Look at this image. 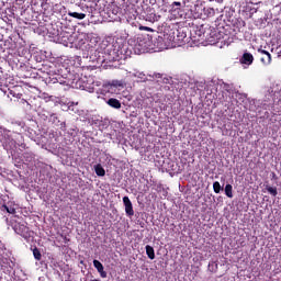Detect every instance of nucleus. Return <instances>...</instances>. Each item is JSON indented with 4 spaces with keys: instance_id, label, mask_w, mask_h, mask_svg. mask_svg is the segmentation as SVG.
Returning <instances> with one entry per match:
<instances>
[{
    "instance_id": "13",
    "label": "nucleus",
    "mask_w": 281,
    "mask_h": 281,
    "mask_svg": "<svg viewBox=\"0 0 281 281\" xmlns=\"http://www.w3.org/2000/svg\"><path fill=\"white\" fill-rule=\"evenodd\" d=\"M94 172L97 177H104L106 175V171L104 170V167H102L101 164L94 166Z\"/></svg>"
},
{
    "instance_id": "23",
    "label": "nucleus",
    "mask_w": 281,
    "mask_h": 281,
    "mask_svg": "<svg viewBox=\"0 0 281 281\" xmlns=\"http://www.w3.org/2000/svg\"><path fill=\"white\" fill-rule=\"evenodd\" d=\"M3 210H5L8 212V214H16V209H14L13 206H8V205H2Z\"/></svg>"
},
{
    "instance_id": "27",
    "label": "nucleus",
    "mask_w": 281,
    "mask_h": 281,
    "mask_svg": "<svg viewBox=\"0 0 281 281\" xmlns=\"http://www.w3.org/2000/svg\"><path fill=\"white\" fill-rule=\"evenodd\" d=\"M171 8L173 9L181 8V2H172Z\"/></svg>"
},
{
    "instance_id": "24",
    "label": "nucleus",
    "mask_w": 281,
    "mask_h": 281,
    "mask_svg": "<svg viewBox=\"0 0 281 281\" xmlns=\"http://www.w3.org/2000/svg\"><path fill=\"white\" fill-rule=\"evenodd\" d=\"M180 161L182 164V167H179L178 172H183V170L186 168L184 166H186V164H188V159L187 158H182Z\"/></svg>"
},
{
    "instance_id": "21",
    "label": "nucleus",
    "mask_w": 281,
    "mask_h": 281,
    "mask_svg": "<svg viewBox=\"0 0 281 281\" xmlns=\"http://www.w3.org/2000/svg\"><path fill=\"white\" fill-rule=\"evenodd\" d=\"M93 267L97 268V271L100 272L104 269V266L102 265V262H100L99 260L94 259L93 260Z\"/></svg>"
},
{
    "instance_id": "15",
    "label": "nucleus",
    "mask_w": 281,
    "mask_h": 281,
    "mask_svg": "<svg viewBox=\"0 0 281 281\" xmlns=\"http://www.w3.org/2000/svg\"><path fill=\"white\" fill-rule=\"evenodd\" d=\"M224 190L228 199H234V187L232 184H226Z\"/></svg>"
},
{
    "instance_id": "18",
    "label": "nucleus",
    "mask_w": 281,
    "mask_h": 281,
    "mask_svg": "<svg viewBox=\"0 0 281 281\" xmlns=\"http://www.w3.org/2000/svg\"><path fill=\"white\" fill-rule=\"evenodd\" d=\"M263 65H271V53L260 58Z\"/></svg>"
},
{
    "instance_id": "20",
    "label": "nucleus",
    "mask_w": 281,
    "mask_h": 281,
    "mask_svg": "<svg viewBox=\"0 0 281 281\" xmlns=\"http://www.w3.org/2000/svg\"><path fill=\"white\" fill-rule=\"evenodd\" d=\"M267 192H269V194H271V196H278V189L273 188V187H266Z\"/></svg>"
},
{
    "instance_id": "32",
    "label": "nucleus",
    "mask_w": 281,
    "mask_h": 281,
    "mask_svg": "<svg viewBox=\"0 0 281 281\" xmlns=\"http://www.w3.org/2000/svg\"><path fill=\"white\" fill-rule=\"evenodd\" d=\"M154 76H155V78H161V74H159V72L155 74Z\"/></svg>"
},
{
    "instance_id": "14",
    "label": "nucleus",
    "mask_w": 281,
    "mask_h": 281,
    "mask_svg": "<svg viewBox=\"0 0 281 281\" xmlns=\"http://www.w3.org/2000/svg\"><path fill=\"white\" fill-rule=\"evenodd\" d=\"M145 249H146V255L149 258V260H155V248H153V246H150V245H147L145 247Z\"/></svg>"
},
{
    "instance_id": "34",
    "label": "nucleus",
    "mask_w": 281,
    "mask_h": 281,
    "mask_svg": "<svg viewBox=\"0 0 281 281\" xmlns=\"http://www.w3.org/2000/svg\"><path fill=\"white\" fill-rule=\"evenodd\" d=\"M10 93H11V95H13V97H14V93L12 92V90L10 91Z\"/></svg>"
},
{
    "instance_id": "25",
    "label": "nucleus",
    "mask_w": 281,
    "mask_h": 281,
    "mask_svg": "<svg viewBox=\"0 0 281 281\" xmlns=\"http://www.w3.org/2000/svg\"><path fill=\"white\" fill-rule=\"evenodd\" d=\"M24 159H26V161H32V159H34V154L24 153Z\"/></svg>"
},
{
    "instance_id": "6",
    "label": "nucleus",
    "mask_w": 281,
    "mask_h": 281,
    "mask_svg": "<svg viewBox=\"0 0 281 281\" xmlns=\"http://www.w3.org/2000/svg\"><path fill=\"white\" fill-rule=\"evenodd\" d=\"M203 34L209 43H216V41H221V33H218L216 29H212L210 30V33L205 32Z\"/></svg>"
},
{
    "instance_id": "31",
    "label": "nucleus",
    "mask_w": 281,
    "mask_h": 281,
    "mask_svg": "<svg viewBox=\"0 0 281 281\" xmlns=\"http://www.w3.org/2000/svg\"><path fill=\"white\" fill-rule=\"evenodd\" d=\"M271 93H273V89L270 88V89L268 90V95H270V98H271Z\"/></svg>"
},
{
    "instance_id": "5",
    "label": "nucleus",
    "mask_w": 281,
    "mask_h": 281,
    "mask_svg": "<svg viewBox=\"0 0 281 281\" xmlns=\"http://www.w3.org/2000/svg\"><path fill=\"white\" fill-rule=\"evenodd\" d=\"M13 229L15 234H19L22 238H27V236H30V227L25 224L18 223L14 225Z\"/></svg>"
},
{
    "instance_id": "12",
    "label": "nucleus",
    "mask_w": 281,
    "mask_h": 281,
    "mask_svg": "<svg viewBox=\"0 0 281 281\" xmlns=\"http://www.w3.org/2000/svg\"><path fill=\"white\" fill-rule=\"evenodd\" d=\"M106 104L112 109H122V103L115 98H111L106 101Z\"/></svg>"
},
{
    "instance_id": "33",
    "label": "nucleus",
    "mask_w": 281,
    "mask_h": 281,
    "mask_svg": "<svg viewBox=\"0 0 281 281\" xmlns=\"http://www.w3.org/2000/svg\"><path fill=\"white\" fill-rule=\"evenodd\" d=\"M272 179H277L276 172H272Z\"/></svg>"
},
{
    "instance_id": "22",
    "label": "nucleus",
    "mask_w": 281,
    "mask_h": 281,
    "mask_svg": "<svg viewBox=\"0 0 281 281\" xmlns=\"http://www.w3.org/2000/svg\"><path fill=\"white\" fill-rule=\"evenodd\" d=\"M33 256L35 260H41L43 258V255L41 254V250L38 248L33 249Z\"/></svg>"
},
{
    "instance_id": "16",
    "label": "nucleus",
    "mask_w": 281,
    "mask_h": 281,
    "mask_svg": "<svg viewBox=\"0 0 281 281\" xmlns=\"http://www.w3.org/2000/svg\"><path fill=\"white\" fill-rule=\"evenodd\" d=\"M68 16H71L72 19H78L79 21H82V19H86L87 14L69 11Z\"/></svg>"
},
{
    "instance_id": "26",
    "label": "nucleus",
    "mask_w": 281,
    "mask_h": 281,
    "mask_svg": "<svg viewBox=\"0 0 281 281\" xmlns=\"http://www.w3.org/2000/svg\"><path fill=\"white\" fill-rule=\"evenodd\" d=\"M257 52H258L259 54H263V56H267V55L270 54L268 50H265V49H261V48H258Z\"/></svg>"
},
{
    "instance_id": "35",
    "label": "nucleus",
    "mask_w": 281,
    "mask_h": 281,
    "mask_svg": "<svg viewBox=\"0 0 281 281\" xmlns=\"http://www.w3.org/2000/svg\"><path fill=\"white\" fill-rule=\"evenodd\" d=\"M267 100H271V98L268 97Z\"/></svg>"
},
{
    "instance_id": "1",
    "label": "nucleus",
    "mask_w": 281,
    "mask_h": 281,
    "mask_svg": "<svg viewBox=\"0 0 281 281\" xmlns=\"http://www.w3.org/2000/svg\"><path fill=\"white\" fill-rule=\"evenodd\" d=\"M16 267V259L12 256V251L7 250L0 255V268L2 271H8L11 273Z\"/></svg>"
},
{
    "instance_id": "28",
    "label": "nucleus",
    "mask_w": 281,
    "mask_h": 281,
    "mask_svg": "<svg viewBox=\"0 0 281 281\" xmlns=\"http://www.w3.org/2000/svg\"><path fill=\"white\" fill-rule=\"evenodd\" d=\"M8 251V248L5 246H0V256Z\"/></svg>"
},
{
    "instance_id": "29",
    "label": "nucleus",
    "mask_w": 281,
    "mask_h": 281,
    "mask_svg": "<svg viewBox=\"0 0 281 281\" xmlns=\"http://www.w3.org/2000/svg\"><path fill=\"white\" fill-rule=\"evenodd\" d=\"M99 273L101 278H106V271H104V269L100 270Z\"/></svg>"
},
{
    "instance_id": "2",
    "label": "nucleus",
    "mask_w": 281,
    "mask_h": 281,
    "mask_svg": "<svg viewBox=\"0 0 281 281\" xmlns=\"http://www.w3.org/2000/svg\"><path fill=\"white\" fill-rule=\"evenodd\" d=\"M139 16H142L144 21H148L149 23H156V21H159V19H161V16L158 15L155 11V8L150 7V4L148 3L142 5V8L139 9Z\"/></svg>"
},
{
    "instance_id": "17",
    "label": "nucleus",
    "mask_w": 281,
    "mask_h": 281,
    "mask_svg": "<svg viewBox=\"0 0 281 281\" xmlns=\"http://www.w3.org/2000/svg\"><path fill=\"white\" fill-rule=\"evenodd\" d=\"M127 56H128V53L126 52L125 48H121L120 50H117L116 58H119V60H122V58H126Z\"/></svg>"
},
{
    "instance_id": "30",
    "label": "nucleus",
    "mask_w": 281,
    "mask_h": 281,
    "mask_svg": "<svg viewBox=\"0 0 281 281\" xmlns=\"http://www.w3.org/2000/svg\"><path fill=\"white\" fill-rule=\"evenodd\" d=\"M139 30H146L147 32H150V27L148 26H140Z\"/></svg>"
},
{
    "instance_id": "3",
    "label": "nucleus",
    "mask_w": 281,
    "mask_h": 281,
    "mask_svg": "<svg viewBox=\"0 0 281 281\" xmlns=\"http://www.w3.org/2000/svg\"><path fill=\"white\" fill-rule=\"evenodd\" d=\"M195 10L194 19H202V21H205V19H214V16L218 14V9L212 7H196Z\"/></svg>"
},
{
    "instance_id": "8",
    "label": "nucleus",
    "mask_w": 281,
    "mask_h": 281,
    "mask_svg": "<svg viewBox=\"0 0 281 281\" xmlns=\"http://www.w3.org/2000/svg\"><path fill=\"white\" fill-rule=\"evenodd\" d=\"M149 5H155L166 12L168 10V0H149Z\"/></svg>"
},
{
    "instance_id": "11",
    "label": "nucleus",
    "mask_w": 281,
    "mask_h": 281,
    "mask_svg": "<svg viewBox=\"0 0 281 281\" xmlns=\"http://www.w3.org/2000/svg\"><path fill=\"white\" fill-rule=\"evenodd\" d=\"M170 14L173 19H183V10L181 8H171Z\"/></svg>"
},
{
    "instance_id": "10",
    "label": "nucleus",
    "mask_w": 281,
    "mask_h": 281,
    "mask_svg": "<svg viewBox=\"0 0 281 281\" xmlns=\"http://www.w3.org/2000/svg\"><path fill=\"white\" fill-rule=\"evenodd\" d=\"M241 65H252L254 64V55L251 53H244L240 58Z\"/></svg>"
},
{
    "instance_id": "4",
    "label": "nucleus",
    "mask_w": 281,
    "mask_h": 281,
    "mask_svg": "<svg viewBox=\"0 0 281 281\" xmlns=\"http://www.w3.org/2000/svg\"><path fill=\"white\" fill-rule=\"evenodd\" d=\"M125 19L127 21H135L139 16V9L135 4H127L124 9Z\"/></svg>"
},
{
    "instance_id": "7",
    "label": "nucleus",
    "mask_w": 281,
    "mask_h": 281,
    "mask_svg": "<svg viewBox=\"0 0 281 281\" xmlns=\"http://www.w3.org/2000/svg\"><path fill=\"white\" fill-rule=\"evenodd\" d=\"M123 204L125 206V214L127 216H135V211L133 210V202L128 196L123 198Z\"/></svg>"
},
{
    "instance_id": "19",
    "label": "nucleus",
    "mask_w": 281,
    "mask_h": 281,
    "mask_svg": "<svg viewBox=\"0 0 281 281\" xmlns=\"http://www.w3.org/2000/svg\"><path fill=\"white\" fill-rule=\"evenodd\" d=\"M213 190H214L215 194H221V190H223V187H221V182L215 181L213 183Z\"/></svg>"
},
{
    "instance_id": "9",
    "label": "nucleus",
    "mask_w": 281,
    "mask_h": 281,
    "mask_svg": "<svg viewBox=\"0 0 281 281\" xmlns=\"http://www.w3.org/2000/svg\"><path fill=\"white\" fill-rule=\"evenodd\" d=\"M106 12L110 18L117 16V14H120V7H117V4L115 3L109 4L106 8Z\"/></svg>"
}]
</instances>
